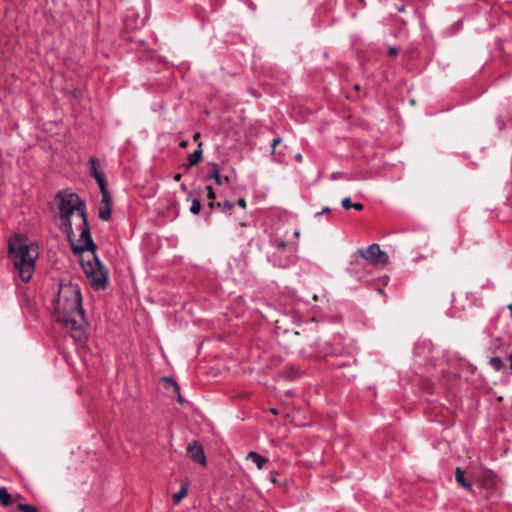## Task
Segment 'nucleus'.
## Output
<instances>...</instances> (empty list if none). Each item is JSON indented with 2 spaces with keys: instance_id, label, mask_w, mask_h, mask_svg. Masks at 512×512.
I'll use <instances>...</instances> for the list:
<instances>
[{
  "instance_id": "1",
  "label": "nucleus",
  "mask_w": 512,
  "mask_h": 512,
  "mask_svg": "<svg viewBox=\"0 0 512 512\" xmlns=\"http://www.w3.org/2000/svg\"><path fill=\"white\" fill-rule=\"evenodd\" d=\"M54 313L57 322L70 332V336L77 342L83 343L87 339L86 329L89 325L85 310L82 306V294L78 284L61 280L57 297L53 300Z\"/></svg>"
},
{
  "instance_id": "2",
  "label": "nucleus",
  "mask_w": 512,
  "mask_h": 512,
  "mask_svg": "<svg viewBox=\"0 0 512 512\" xmlns=\"http://www.w3.org/2000/svg\"><path fill=\"white\" fill-rule=\"evenodd\" d=\"M74 239L75 233L73 232L71 240L67 241L74 255H82L84 252L92 254V259H81V266L89 279L90 286L97 291L105 290L109 284L108 271L96 254L97 245L92 238L91 229L80 232L79 240L84 242L83 245H77Z\"/></svg>"
},
{
  "instance_id": "3",
  "label": "nucleus",
  "mask_w": 512,
  "mask_h": 512,
  "mask_svg": "<svg viewBox=\"0 0 512 512\" xmlns=\"http://www.w3.org/2000/svg\"><path fill=\"white\" fill-rule=\"evenodd\" d=\"M8 255L12 259L19 277L25 283L32 278L35 269V259L38 257L37 247L26 244L19 235L8 242Z\"/></svg>"
},
{
  "instance_id": "4",
  "label": "nucleus",
  "mask_w": 512,
  "mask_h": 512,
  "mask_svg": "<svg viewBox=\"0 0 512 512\" xmlns=\"http://www.w3.org/2000/svg\"><path fill=\"white\" fill-rule=\"evenodd\" d=\"M389 257L386 252L380 249L376 243L371 244L367 249H357L350 261L348 272L351 275L358 276L360 268L364 265V261H368L373 265L386 264Z\"/></svg>"
},
{
  "instance_id": "5",
  "label": "nucleus",
  "mask_w": 512,
  "mask_h": 512,
  "mask_svg": "<svg viewBox=\"0 0 512 512\" xmlns=\"http://www.w3.org/2000/svg\"><path fill=\"white\" fill-rule=\"evenodd\" d=\"M301 335L303 337L299 341V345L301 346L303 353H306L308 356H312L314 354L328 356L331 354L327 347L329 340L322 341L319 331L314 330L312 327H305L302 329V332H295V336Z\"/></svg>"
},
{
  "instance_id": "6",
  "label": "nucleus",
  "mask_w": 512,
  "mask_h": 512,
  "mask_svg": "<svg viewBox=\"0 0 512 512\" xmlns=\"http://www.w3.org/2000/svg\"><path fill=\"white\" fill-rule=\"evenodd\" d=\"M70 192L59 191L56 198L59 199V218L62 221L61 229L66 235L67 240H71L73 236V226L71 221V215L74 214L73 200L68 197Z\"/></svg>"
},
{
  "instance_id": "7",
  "label": "nucleus",
  "mask_w": 512,
  "mask_h": 512,
  "mask_svg": "<svg viewBox=\"0 0 512 512\" xmlns=\"http://www.w3.org/2000/svg\"><path fill=\"white\" fill-rule=\"evenodd\" d=\"M477 488L482 499L490 500L497 490V475L491 470L481 471L477 480Z\"/></svg>"
},
{
  "instance_id": "8",
  "label": "nucleus",
  "mask_w": 512,
  "mask_h": 512,
  "mask_svg": "<svg viewBox=\"0 0 512 512\" xmlns=\"http://www.w3.org/2000/svg\"><path fill=\"white\" fill-rule=\"evenodd\" d=\"M269 263H271L274 267L286 269L291 265L295 264L296 256L292 253L282 255L280 252H275L272 255L267 257Z\"/></svg>"
},
{
  "instance_id": "9",
  "label": "nucleus",
  "mask_w": 512,
  "mask_h": 512,
  "mask_svg": "<svg viewBox=\"0 0 512 512\" xmlns=\"http://www.w3.org/2000/svg\"><path fill=\"white\" fill-rule=\"evenodd\" d=\"M188 457L203 466L207 464L203 446L198 441H193L187 446Z\"/></svg>"
},
{
  "instance_id": "10",
  "label": "nucleus",
  "mask_w": 512,
  "mask_h": 512,
  "mask_svg": "<svg viewBox=\"0 0 512 512\" xmlns=\"http://www.w3.org/2000/svg\"><path fill=\"white\" fill-rule=\"evenodd\" d=\"M209 166L211 167V171L206 174L205 179L206 180H214L215 183L219 186H222L223 184H229L230 178L228 176H221L219 171V166L217 163L211 162L209 163Z\"/></svg>"
},
{
  "instance_id": "11",
  "label": "nucleus",
  "mask_w": 512,
  "mask_h": 512,
  "mask_svg": "<svg viewBox=\"0 0 512 512\" xmlns=\"http://www.w3.org/2000/svg\"><path fill=\"white\" fill-rule=\"evenodd\" d=\"M455 480L458 483V485L469 491L471 494L477 495V492L474 489L473 484L471 483V481L465 478V471L460 467H457L455 469Z\"/></svg>"
},
{
  "instance_id": "12",
  "label": "nucleus",
  "mask_w": 512,
  "mask_h": 512,
  "mask_svg": "<svg viewBox=\"0 0 512 512\" xmlns=\"http://www.w3.org/2000/svg\"><path fill=\"white\" fill-rule=\"evenodd\" d=\"M202 145H203V143L199 142L197 149L193 153H190L188 155V158H187L188 162H187V164H185L186 169L196 166L197 164H199L202 161V159H203Z\"/></svg>"
},
{
  "instance_id": "13",
  "label": "nucleus",
  "mask_w": 512,
  "mask_h": 512,
  "mask_svg": "<svg viewBox=\"0 0 512 512\" xmlns=\"http://www.w3.org/2000/svg\"><path fill=\"white\" fill-rule=\"evenodd\" d=\"M247 458L252 460L256 464L258 469H263L264 466L269 462L268 458L254 451L249 452Z\"/></svg>"
},
{
  "instance_id": "14",
  "label": "nucleus",
  "mask_w": 512,
  "mask_h": 512,
  "mask_svg": "<svg viewBox=\"0 0 512 512\" xmlns=\"http://www.w3.org/2000/svg\"><path fill=\"white\" fill-rule=\"evenodd\" d=\"M188 494V483L185 481L181 484L179 491L172 496L173 505H178Z\"/></svg>"
},
{
  "instance_id": "15",
  "label": "nucleus",
  "mask_w": 512,
  "mask_h": 512,
  "mask_svg": "<svg viewBox=\"0 0 512 512\" xmlns=\"http://www.w3.org/2000/svg\"><path fill=\"white\" fill-rule=\"evenodd\" d=\"M68 197L73 200L74 204V212L80 211V210H86V203L84 200H82L77 193L70 192L68 194Z\"/></svg>"
},
{
  "instance_id": "16",
  "label": "nucleus",
  "mask_w": 512,
  "mask_h": 512,
  "mask_svg": "<svg viewBox=\"0 0 512 512\" xmlns=\"http://www.w3.org/2000/svg\"><path fill=\"white\" fill-rule=\"evenodd\" d=\"M90 163V175L96 179L97 177L103 175L102 172L98 171V165L100 164V160L97 157H91L89 159Z\"/></svg>"
},
{
  "instance_id": "17",
  "label": "nucleus",
  "mask_w": 512,
  "mask_h": 512,
  "mask_svg": "<svg viewBox=\"0 0 512 512\" xmlns=\"http://www.w3.org/2000/svg\"><path fill=\"white\" fill-rule=\"evenodd\" d=\"M98 217L103 221H109L111 218V205L100 204Z\"/></svg>"
},
{
  "instance_id": "18",
  "label": "nucleus",
  "mask_w": 512,
  "mask_h": 512,
  "mask_svg": "<svg viewBox=\"0 0 512 512\" xmlns=\"http://www.w3.org/2000/svg\"><path fill=\"white\" fill-rule=\"evenodd\" d=\"M12 503V495L9 493L7 488H0V504L4 507L9 506Z\"/></svg>"
},
{
  "instance_id": "19",
  "label": "nucleus",
  "mask_w": 512,
  "mask_h": 512,
  "mask_svg": "<svg viewBox=\"0 0 512 512\" xmlns=\"http://www.w3.org/2000/svg\"><path fill=\"white\" fill-rule=\"evenodd\" d=\"M206 190H207V198L209 199L208 207L212 211L216 208V201H215L216 194L213 190V187L210 185L206 186Z\"/></svg>"
},
{
  "instance_id": "20",
  "label": "nucleus",
  "mask_w": 512,
  "mask_h": 512,
  "mask_svg": "<svg viewBox=\"0 0 512 512\" xmlns=\"http://www.w3.org/2000/svg\"><path fill=\"white\" fill-rule=\"evenodd\" d=\"M162 381L166 388L172 387L174 392H178V390H180L179 384L171 376H164Z\"/></svg>"
},
{
  "instance_id": "21",
  "label": "nucleus",
  "mask_w": 512,
  "mask_h": 512,
  "mask_svg": "<svg viewBox=\"0 0 512 512\" xmlns=\"http://www.w3.org/2000/svg\"><path fill=\"white\" fill-rule=\"evenodd\" d=\"M235 206L234 202H231L229 200H225L224 202H216V208L221 209L222 212H230Z\"/></svg>"
},
{
  "instance_id": "22",
  "label": "nucleus",
  "mask_w": 512,
  "mask_h": 512,
  "mask_svg": "<svg viewBox=\"0 0 512 512\" xmlns=\"http://www.w3.org/2000/svg\"><path fill=\"white\" fill-rule=\"evenodd\" d=\"M489 363H490L491 367L496 371H500V370L504 369V367H505L502 359L497 356L491 357Z\"/></svg>"
},
{
  "instance_id": "23",
  "label": "nucleus",
  "mask_w": 512,
  "mask_h": 512,
  "mask_svg": "<svg viewBox=\"0 0 512 512\" xmlns=\"http://www.w3.org/2000/svg\"><path fill=\"white\" fill-rule=\"evenodd\" d=\"M202 204L198 198H194L191 201L190 212L193 215H198L201 212Z\"/></svg>"
},
{
  "instance_id": "24",
  "label": "nucleus",
  "mask_w": 512,
  "mask_h": 512,
  "mask_svg": "<svg viewBox=\"0 0 512 512\" xmlns=\"http://www.w3.org/2000/svg\"><path fill=\"white\" fill-rule=\"evenodd\" d=\"M17 510L20 512H39L38 509L32 504L19 503Z\"/></svg>"
},
{
  "instance_id": "25",
  "label": "nucleus",
  "mask_w": 512,
  "mask_h": 512,
  "mask_svg": "<svg viewBox=\"0 0 512 512\" xmlns=\"http://www.w3.org/2000/svg\"><path fill=\"white\" fill-rule=\"evenodd\" d=\"M95 180H96V182H97V184L99 186L100 192L108 191V189H107V181L105 179L104 174L99 176V177H97Z\"/></svg>"
},
{
  "instance_id": "26",
  "label": "nucleus",
  "mask_w": 512,
  "mask_h": 512,
  "mask_svg": "<svg viewBox=\"0 0 512 512\" xmlns=\"http://www.w3.org/2000/svg\"><path fill=\"white\" fill-rule=\"evenodd\" d=\"M101 195H102V200H101L100 204H105V205L112 204V196L109 191H103V192H101Z\"/></svg>"
},
{
  "instance_id": "27",
  "label": "nucleus",
  "mask_w": 512,
  "mask_h": 512,
  "mask_svg": "<svg viewBox=\"0 0 512 512\" xmlns=\"http://www.w3.org/2000/svg\"><path fill=\"white\" fill-rule=\"evenodd\" d=\"M300 371L298 368H295V367H289L287 370H286V375L288 378L290 379H295L298 377Z\"/></svg>"
},
{
  "instance_id": "28",
  "label": "nucleus",
  "mask_w": 512,
  "mask_h": 512,
  "mask_svg": "<svg viewBox=\"0 0 512 512\" xmlns=\"http://www.w3.org/2000/svg\"><path fill=\"white\" fill-rule=\"evenodd\" d=\"M273 246L279 251L284 250L287 247V242L283 239H275L273 241Z\"/></svg>"
},
{
  "instance_id": "29",
  "label": "nucleus",
  "mask_w": 512,
  "mask_h": 512,
  "mask_svg": "<svg viewBox=\"0 0 512 512\" xmlns=\"http://www.w3.org/2000/svg\"><path fill=\"white\" fill-rule=\"evenodd\" d=\"M341 205L344 209L349 210L353 207V203L350 197H345L341 201Z\"/></svg>"
},
{
  "instance_id": "30",
  "label": "nucleus",
  "mask_w": 512,
  "mask_h": 512,
  "mask_svg": "<svg viewBox=\"0 0 512 512\" xmlns=\"http://www.w3.org/2000/svg\"><path fill=\"white\" fill-rule=\"evenodd\" d=\"M281 143V138L280 137H277V138H274L272 140V143H271V147H272V153L271 155L274 156L275 155V149L277 147V145H279Z\"/></svg>"
},
{
  "instance_id": "31",
  "label": "nucleus",
  "mask_w": 512,
  "mask_h": 512,
  "mask_svg": "<svg viewBox=\"0 0 512 512\" xmlns=\"http://www.w3.org/2000/svg\"><path fill=\"white\" fill-rule=\"evenodd\" d=\"M496 122H497V126H498L499 130H502L505 127V121L502 118V116H498L496 119Z\"/></svg>"
},
{
  "instance_id": "32",
  "label": "nucleus",
  "mask_w": 512,
  "mask_h": 512,
  "mask_svg": "<svg viewBox=\"0 0 512 512\" xmlns=\"http://www.w3.org/2000/svg\"><path fill=\"white\" fill-rule=\"evenodd\" d=\"M79 229H80V232L87 231V230L91 229L88 220L82 221V224L80 225Z\"/></svg>"
},
{
  "instance_id": "33",
  "label": "nucleus",
  "mask_w": 512,
  "mask_h": 512,
  "mask_svg": "<svg viewBox=\"0 0 512 512\" xmlns=\"http://www.w3.org/2000/svg\"><path fill=\"white\" fill-rule=\"evenodd\" d=\"M77 215L82 219V221L88 220V215L86 210L77 211Z\"/></svg>"
},
{
  "instance_id": "34",
  "label": "nucleus",
  "mask_w": 512,
  "mask_h": 512,
  "mask_svg": "<svg viewBox=\"0 0 512 512\" xmlns=\"http://www.w3.org/2000/svg\"><path fill=\"white\" fill-rule=\"evenodd\" d=\"M330 211H331V209L328 206H325V207H323V209L320 212H317L315 214V217H319V216H321L323 214L330 213Z\"/></svg>"
},
{
  "instance_id": "35",
  "label": "nucleus",
  "mask_w": 512,
  "mask_h": 512,
  "mask_svg": "<svg viewBox=\"0 0 512 512\" xmlns=\"http://www.w3.org/2000/svg\"><path fill=\"white\" fill-rule=\"evenodd\" d=\"M342 176H343V173H342V172H338V171H337V172H333V173L331 174V179H332V180H338V179H340Z\"/></svg>"
},
{
  "instance_id": "36",
  "label": "nucleus",
  "mask_w": 512,
  "mask_h": 512,
  "mask_svg": "<svg viewBox=\"0 0 512 512\" xmlns=\"http://www.w3.org/2000/svg\"><path fill=\"white\" fill-rule=\"evenodd\" d=\"M398 54V49L396 47H390L388 49V55L396 56Z\"/></svg>"
},
{
  "instance_id": "37",
  "label": "nucleus",
  "mask_w": 512,
  "mask_h": 512,
  "mask_svg": "<svg viewBox=\"0 0 512 512\" xmlns=\"http://www.w3.org/2000/svg\"><path fill=\"white\" fill-rule=\"evenodd\" d=\"M237 205H239L241 208L245 209L246 208V200L244 198H239L237 200Z\"/></svg>"
},
{
  "instance_id": "38",
  "label": "nucleus",
  "mask_w": 512,
  "mask_h": 512,
  "mask_svg": "<svg viewBox=\"0 0 512 512\" xmlns=\"http://www.w3.org/2000/svg\"><path fill=\"white\" fill-rule=\"evenodd\" d=\"M355 210L357 211H361L364 209V205L360 202H357V203H353V207Z\"/></svg>"
},
{
  "instance_id": "39",
  "label": "nucleus",
  "mask_w": 512,
  "mask_h": 512,
  "mask_svg": "<svg viewBox=\"0 0 512 512\" xmlns=\"http://www.w3.org/2000/svg\"><path fill=\"white\" fill-rule=\"evenodd\" d=\"M175 394L177 395V402L180 403V404H183L185 400L182 397V395L180 393V390H178V392H175Z\"/></svg>"
},
{
  "instance_id": "40",
  "label": "nucleus",
  "mask_w": 512,
  "mask_h": 512,
  "mask_svg": "<svg viewBox=\"0 0 512 512\" xmlns=\"http://www.w3.org/2000/svg\"><path fill=\"white\" fill-rule=\"evenodd\" d=\"M200 138H201V134H200V132H196V133L193 135V140H194L195 142H197V144H198L199 142H201V141H200Z\"/></svg>"
},
{
  "instance_id": "41",
  "label": "nucleus",
  "mask_w": 512,
  "mask_h": 512,
  "mask_svg": "<svg viewBox=\"0 0 512 512\" xmlns=\"http://www.w3.org/2000/svg\"><path fill=\"white\" fill-rule=\"evenodd\" d=\"M395 8L398 12L402 13L405 11V5L404 4H400V5H395Z\"/></svg>"
},
{
  "instance_id": "42",
  "label": "nucleus",
  "mask_w": 512,
  "mask_h": 512,
  "mask_svg": "<svg viewBox=\"0 0 512 512\" xmlns=\"http://www.w3.org/2000/svg\"><path fill=\"white\" fill-rule=\"evenodd\" d=\"M294 158L299 163H301L303 161V156L300 153H297Z\"/></svg>"
},
{
  "instance_id": "43",
  "label": "nucleus",
  "mask_w": 512,
  "mask_h": 512,
  "mask_svg": "<svg viewBox=\"0 0 512 512\" xmlns=\"http://www.w3.org/2000/svg\"><path fill=\"white\" fill-rule=\"evenodd\" d=\"M211 216H212V212H211V211H210V212H208V213H206V214H205V216H204L205 221H206V222H209V221H210Z\"/></svg>"
},
{
  "instance_id": "44",
  "label": "nucleus",
  "mask_w": 512,
  "mask_h": 512,
  "mask_svg": "<svg viewBox=\"0 0 512 512\" xmlns=\"http://www.w3.org/2000/svg\"><path fill=\"white\" fill-rule=\"evenodd\" d=\"M187 146H188V142L187 141H185V140L181 141L180 147L186 148Z\"/></svg>"
},
{
  "instance_id": "45",
  "label": "nucleus",
  "mask_w": 512,
  "mask_h": 512,
  "mask_svg": "<svg viewBox=\"0 0 512 512\" xmlns=\"http://www.w3.org/2000/svg\"><path fill=\"white\" fill-rule=\"evenodd\" d=\"M181 178H182V175H181V174H179V173L174 175V180H175V181H180V180H181Z\"/></svg>"
},
{
  "instance_id": "46",
  "label": "nucleus",
  "mask_w": 512,
  "mask_h": 512,
  "mask_svg": "<svg viewBox=\"0 0 512 512\" xmlns=\"http://www.w3.org/2000/svg\"><path fill=\"white\" fill-rule=\"evenodd\" d=\"M180 188L182 191H188V188H187L186 184H184V183L180 185Z\"/></svg>"
},
{
  "instance_id": "47",
  "label": "nucleus",
  "mask_w": 512,
  "mask_h": 512,
  "mask_svg": "<svg viewBox=\"0 0 512 512\" xmlns=\"http://www.w3.org/2000/svg\"><path fill=\"white\" fill-rule=\"evenodd\" d=\"M508 360H509V362H510V366H509V368H510V370L512 371V354H510V355L508 356Z\"/></svg>"
},
{
  "instance_id": "48",
  "label": "nucleus",
  "mask_w": 512,
  "mask_h": 512,
  "mask_svg": "<svg viewBox=\"0 0 512 512\" xmlns=\"http://www.w3.org/2000/svg\"><path fill=\"white\" fill-rule=\"evenodd\" d=\"M195 193V191H188V198L187 200H190V197Z\"/></svg>"
},
{
  "instance_id": "49",
  "label": "nucleus",
  "mask_w": 512,
  "mask_h": 512,
  "mask_svg": "<svg viewBox=\"0 0 512 512\" xmlns=\"http://www.w3.org/2000/svg\"><path fill=\"white\" fill-rule=\"evenodd\" d=\"M354 89L359 91L360 90V85L359 84L354 85Z\"/></svg>"
},
{
  "instance_id": "50",
  "label": "nucleus",
  "mask_w": 512,
  "mask_h": 512,
  "mask_svg": "<svg viewBox=\"0 0 512 512\" xmlns=\"http://www.w3.org/2000/svg\"><path fill=\"white\" fill-rule=\"evenodd\" d=\"M271 412H272L273 414H277V413H278V411H277L276 409H274V408H273V409H271Z\"/></svg>"
},
{
  "instance_id": "51",
  "label": "nucleus",
  "mask_w": 512,
  "mask_h": 512,
  "mask_svg": "<svg viewBox=\"0 0 512 512\" xmlns=\"http://www.w3.org/2000/svg\"><path fill=\"white\" fill-rule=\"evenodd\" d=\"M298 236H299V232H298V231H296V232H295V237H298Z\"/></svg>"
},
{
  "instance_id": "52",
  "label": "nucleus",
  "mask_w": 512,
  "mask_h": 512,
  "mask_svg": "<svg viewBox=\"0 0 512 512\" xmlns=\"http://www.w3.org/2000/svg\"><path fill=\"white\" fill-rule=\"evenodd\" d=\"M313 299H314L315 301H317V299H318V298H317V296H316V295H314V296H313Z\"/></svg>"
}]
</instances>
